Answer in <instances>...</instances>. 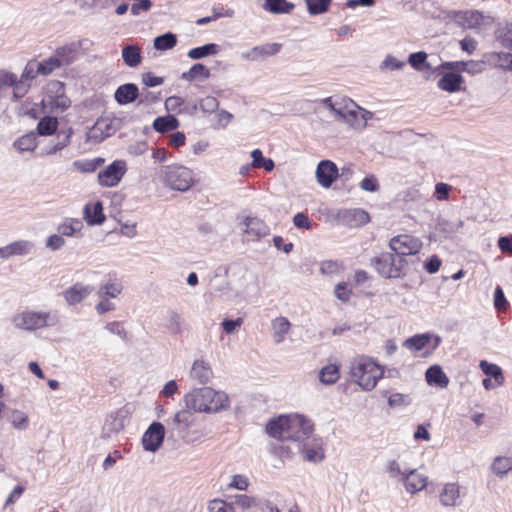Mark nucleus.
<instances>
[{
  "label": "nucleus",
  "mask_w": 512,
  "mask_h": 512,
  "mask_svg": "<svg viewBox=\"0 0 512 512\" xmlns=\"http://www.w3.org/2000/svg\"><path fill=\"white\" fill-rule=\"evenodd\" d=\"M160 177L167 187L181 192L189 190L195 182L193 171L180 165L163 167L160 170Z\"/></svg>",
  "instance_id": "obj_3"
},
{
  "label": "nucleus",
  "mask_w": 512,
  "mask_h": 512,
  "mask_svg": "<svg viewBox=\"0 0 512 512\" xmlns=\"http://www.w3.org/2000/svg\"><path fill=\"white\" fill-rule=\"evenodd\" d=\"M11 256H25L33 252L34 243L29 240H17L9 244Z\"/></svg>",
  "instance_id": "obj_41"
},
{
  "label": "nucleus",
  "mask_w": 512,
  "mask_h": 512,
  "mask_svg": "<svg viewBox=\"0 0 512 512\" xmlns=\"http://www.w3.org/2000/svg\"><path fill=\"white\" fill-rule=\"evenodd\" d=\"M64 245H65V240L61 234L60 235L53 234V235L49 236L46 240V247L53 251L59 250Z\"/></svg>",
  "instance_id": "obj_63"
},
{
  "label": "nucleus",
  "mask_w": 512,
  "mask_h": 512,
  "mask_svg": "<svg viewBox=\"0 0 512 512\" xmlns=\"http://www.w3.org/2000/svg\"><path fill=\"white\" fill-rule=\"evenodd\" d=\"M122 286L119 283L109 281L101 285L97 291L99 298H116L121 294Z\"/></svg>",
  "instance_id": "obj_44"
},
{
  "label": "nucleus",
  "mask_w": 512,
  "mask_h": 512,
  "mask_svg": "<svg viewBox=\"0 0 512 512\" xmlns=\"http://www.w3.org/2000/svg\"><path fill=\"white\" fill-rule=\"evenodd\" d=\"M320 270L323 274H337L341 270V265L337 261L327 260L321 263Z\"/></svg>",
  "instance_id": "obj_62"
},
{
  "label": "nucleus",
  "mask_w": 512,
  "mask_h": 512,
  "mask_svg": "<svg viewBox=\"0 0 512 512\" xmlns=\"http://www.w3.org/2000/svg\"><path fill=\"white\" fill-rule=\"evenodd\" d=\"M103 126H106V123L104 120H98L93 127L90 128V130L86 134V140L87 141H94V142H100L105 137L108 136V134H103Z\"/></svg>",
  "instance_id": "obj_54"
},
{
  "label": "nucleus",
  "mask_w": 512,
  "mask_h": 512,
  "mask_svg": "<svg viewBox=\"0 0 512 512\" xmlns=\"http://www.w3.org/2000/svg\"><path fill=\"white\" fill-rule=\"evenodd\" d=\"M432 341L433 344L431 345V348L434 350L440 345L441 338L439 336H432L430 334H418L405 340L404 346L411 351L419 352L430 345Z\"/></svg>",
  "instance_id": "obj_18"
},
{
  "label": "nucleus",
  "mask_w": 512,
  "mask_h": 512,
  "mask_svg": "<svg viewBox=\"0 0 512 512\" xmlns=\"http://www.w3.org/2000/svg\"><path fill=\"white\" fill-rule=\"evenodd\" d=\"M1 76H11L13 83L5 84V90L9 87H13V94L15 98H22L26 95L29 90L30 83L23 81L22 79H17V76L13 73L6 72L1 74Z\"/></svg>",
  "instance_id": "obj_39"
},
{
  "label": "nucleus",
  "mask_w": 512,
  "mask_h": 512,
  "mask_svg": "<svg viewBox=\"0 0 512 512\" xmlns=\"http://www.w3.org/2000/svg\"><path fill=\"white\" fill-rule=\"evenodd\" d=\"M360 106H358L354 101L347 100L346 102V117L345 123H347L351 128L355 130H363L365 129V121L363 118H360L359 112Z\"/></svg>",
  "instance_id": "obj_25"
},
{
  "label": "nucleus",
  "mask_w": 512,
  "mask_h": 512,
  "mask_svg": "<svg viewBox=\"0 0 512 512\" xmlns=\"http://www.w3.org/2000/svg\"><path fill=\"white\" fill-rule=\"evenodd\" d=\"M371 265L377 273L386 278H400L405 275V269L408 265L405 258L397 257L390 252H382L380 255L371 259Z\"/></svg>",
  "instance_id": "obj_4"
},
{
  "label": "nucleus",
  "mask_w": 512,
  "mask_h": 512,
  "mask_svg": "<svg viewBox=\"0 0 512 512\" xmlns=\"http://www.w3.org/2000/svg\"><path fill=\"white\" fill-rule=\"evenodd\" d=\"M104 159L95 158L91 160H77L73 163V166L80 172L84 173H92L94 172L102 163Z\"/></svg>",
  "instance_id": "obj_49"
},
{
  "label": "nucleus",
  "mask_w": 512,
  "mask_h": 512,
  "mask_svg": "<svg viewBox=\"0 0 512 512\" xmlns=\"http://www.w3.org/2000/svg\"><path fill=\"white\" fill-rule=\"evenodd\" d=\"M218 394L209 387L195 389L184 396V404L194 414L216 412L222 406L217 399Z\"/></svg>",
  "instance_id": "obj_2"
},
{
  "label": "nucleus",
  "mask_w": 512,
  "mask_h": 512,
  "mask_svg": "<svg viewBox=\"0 0 512 512\" xmlns=\"http://www.w3.org/2000/svg\"><path fill=\"white\" fill-rule=\"evenodd\" d=\"M122 58L129 67H137L142 60L140 48L135 45H127L122 49Z\"/></svg>",
  "instance_id": "obj_37"
},
{
  "label": "nucleus",
  "mask_w": 512,
  "mask_h": 512,
  "mask_svg": "<svg viewBox=\"0 0 512 512\" xmlns=\"http://www.w3.org/2000/svg\"><path fill=\"white\" fill-rule=\"evenodd\" d=\"M427 56V53L424 51L411 53L408 62L414 69L422 71L425 68H430V65L426 62Z\"/></svg>",
  "instance_id": "obj_52"
},
{
  "label": "nucleus",
  "mask_w": 512,
  "mask_h": 512,
  "mask_svg": "<svg viewBox=\"0 0 512 512\" xmlns=\"http://www.w3.org/2000/svg\"><path fill=\"white\" fill-rule=\"evenodd\" d=\"M263 9L273 14L289 13L294 5L292 2H264Z\"/></svg>",
  "instance_id": "obj_48"
},
{
  "label": "nucleus",
  "mask_w": 512,
  "mask_h": 512,
  "mask_svg": "<svg viewBox=\"0 0 512 512\" xmlns=\"http://www.w3.org/2000/svg\"><path fill=\"white\" fill-rule=\"evenodd\" d=\"M507 300L504 295L503 289L497 286L494 290V306L499 311H504L507 308Z\"/></svg>",
  "instance_id": "obj_61"
},
{
  "label": "nucleus",
  "mask_w": 512,
  "mask_h": 512,
  "mask_svg": "<svg viewBox=\"0 0 512 512\" xmlns=\"http://www.w3.org/2000/svg\"><path fill=\"white\" fill-rule=\"evenodd\" d=\"M389 247L397 257L404 258L405 256L419 253L422 248V242L413 235L401 234L389 241Z\"/></svg>",
  "instance_id": "obj_10"
},
{
  "label": "nucleus",
  "mask_w": 512,
  "mask_h": 512,
  "mask_svg": "<svg viewBox=\"0 0 512 512\" xmlns=\"http://www.w3.org/2000/svg\"><path fill=\"white\" fill-rule=\"evenodd\" d=\"M401 481L406 491L410 494L422 491L427 485V478L415 469L408 470Z\"/></svg>",
  "instance_id": "obj_20"
},
{
  "label": "nucleus",
  "mask_w": 512,
  "mask_h": 512,
  "mask_svg": "<svg viewBox=\"0 0 512 512\" xmlns=\"http://www.w3.org/2000/svg\"><path fill=\"white\" fill-rule=\"evenodd\" d=\"M210 71L201 63L194 64L188 71L182 73L181 78L187 81L205 80L209 78Z\"/></svg>",
  "instance_id": "obj_38"
},
{
  "label": "nucleus",
  "mask_w": 512,
  "mask_h": 512,
  "mask_svg": "<svg viewBox=\"0 0 512 512\" xmlns=\"http://www.w3.org/2000/svg\"><path fill=\"white\" fill-rule=\"evenodd\" d=\"M253 168H264L266 171H272L275 167L274 162L270 158H265L260 149H254L251 152Z\"/></svg>",
  "instance_id": "obj_42"
},
{
  "label": "nucleus",
  "mask_w": 512,
  "mask_h": 512,
  "mask_svg": "<svg viewBox=\"0 0 512 512\" xmlns=\"http://www.w3.org/2000/svg\"><path fill=\"white\" fill-rule=\"evenodd\" d=\"M83 229V223L79 219L69 218L61 223L57 230L62 236L73 237L78 235Z\"/></svg>",
  "instance_id": "obj_34"
},
{
  "label": "nucleus",
  "mask_w": 512,
  "mask_h": 512,
  "mask_svg": "<svg viewBox=\"0 0 512 512\" xmlns=\"http://www.w3.org/2000/svg\"><path fill=\"white\" fill-rule=\"evenodd\" d=\"M218 52L216 44L210 43L201 47H196L188 51L187 56L191 59H201L209 55H214Z\"/></svg>",
  "instance_id": "obj_45"
},
{
  "label": "nucleus",
  "mask_w": 512,
  "mask_h": 512,
  "mask_svg": "<svg viewBox=\"0 0 512 512\" xmlns=\"http://www.w3.org/2000/svg\"><path fill=\"white\" fill-rule=\"evenodd\" d=\"M386 471L389 474V477L396 478L401 476L402 479L408 469L402 470L400 464L396 460H389L386 465Z\"/></svg>",
  "instance_id": "obj_60"
},
{
  "label": "nucleus",
  "mask_w": 512,
  "mask_h": 512,
  "mask_svg": "<svg viewBox=\"0 0 512 512\" xmlns=\"http://www.w3.org/2000/svg\"><path fill=\"white\" fill-rule=\"evenodd\" d=\"M249 487V479L242 474H235L232 476L230 483L228 484V489H236L239 491H246Z\"/></svg>",
  "instance_id": "obj_57"
},
{
  "label": "nucleus",
  "mask_w": 512,
  "mask_h": 512,
  "mask_svg": "<svg viewBox=\"0 0 512 512\" xmlns=\"http://www.w3.org/2000/svg\"><path fill=\"white\" fill-rule=\"evenodd\" d=\"M241 230L246 234L248 241L259 240L270 234V228L262 219L251 216L244 218Z\"/></svg>",
  "instance_id": "obj_14"
},
{
  "label": "nucleus",
  "mask_w": 512,
  "mask_h": 512,
  "mask_svg": "<svg viewBox=\"0 0 512 512\" xmlns=\"http://www.w3.org/2000/svg\"><path fill=\"white\" fill-rule=\"evenodd\" d=\"M404 62L398 60L393 56H387L384 61L381 63V69H388L391 71L399 70L404 66Z\"/></svg>",
  "instance_id": "obj_64"
},
{
  "label": "nucleus",
  "mask_w": 512,
  "mask_h": 512,
  "mask_svg": "<svg viewBox=\"0 0 512 512\" xmlns=\"http://www.w3.org/2000/svg\"><path fill=\"white\" fill-rule=\"evenodd\" d=\"M71 104L65 95L64 85L61 82H53L50 85L47 95L42 100L44 109L51 113H61Z\"/></svg>",
  "instance_id": "obj_9"
},
{
  "label": "nucleus",
  "mask_w": 512,
  "mask_h": 512,
  "mask_svg": "<svg viewBox=\"0 0 512 512\" xmlns=\"http://www.w3.org/2000/svg\"><path fill=\"white\" fill-rule=\"evenodd\" d=\"M10 421L12 426L18 430H25L29 425L28 416L19 410H13L11 413Z\"/></svg>",
  "instance_id": "obj_56"
},
{
  "label": "nucleus",
  "mask_w": 512,
  "mask_h": 512,
  "mask_svg": "<svg viewBox=\"0 0 512 512\" xmlns=\"http://www.w3.org/2000/svg\"><path fill=\"white\" fill-rule=\"evenodd\" d=\"M41 75L40 73V67L37 61L30 60L24 67L22 74L20 76V79L23 81H26L30 83L33 79H35L37 76Z\"/></svg>",
  "instance_id": "obj_51"
},
{
  "label": "nucleus",
  "mask_w": 512,
  "mask_h": 512,
  "mask_svg": "<svg viewBox=\"0 0 512 512\" xmlns=\"http://www.w3.org/2000/svg\"><path fill=\"white\" fill-rule=\"evenodd\" d=\"M127 170L126 163L122 160L113 161L98 174V181L103 187H114L118 185Z\"/></svg>",
  "instance_id": "obj_12"
},
{
  "label": "nucleus",
  "mask_w": 512,
  "mask_h": 512,
  "mask_svg": "<svg viewBox=\"0 0 512 512\" xmlns=\"http://www.w3.org/2000/svg\"><path fill=\"white\" fill-rule=\"evenodd\" d=\"M426 380L431 385H436L440 388H445L449 384V379L443 372L442 368L438 365L431 366L427 369Z\"/></svg>",
  "instance_id": "obj_31"
},
{
  "label": "nucleus",
  "mask_w": 512,
  "mask_h": 512,
  "mask_svg": "<svg viewBox=\"0 0 512 512\" xmlns=\"http://www.w3.org/2000/svg\"><path fill=\"white\" fill-rule=\"evenodd\" d=\"M480 66L479 63L475 61H454V62H443L441 65H439L436 70L440 69H449L452 72L458 73V72H468V73H474L478 70V67Z\"/></svg>",
  "instance_id": "obj_30"
},
{
  "label": "nucleus",
  "mask_w": 512,
  "mask_h": 512,
  "mask_svg": "<svg viewBox=\"0 0 512 512\" xmlns=\"http://www.w3.org/2000/svg\"><path fill=\"white\" fill-rule=\"evenodd\" d=\"M340 378L339 366L336 364H328L320 369L318 379L323 385H332Z\"/></svg>",
  "instance_id": "obj_32"
},
{
  "label": "nucleus",
  "mask_w": 512,
  "mask_h": 512,
  "mask_svg": "<svg viewBox=\"0 0 512 512\" xmlns=\"http://www.w3.org/2000/svg\"><path fill=\"white\" fill-rule=\"evenodd\" d=\"M479 367L483 373L489 377L494 378L497 385H502L504 382L503 372L500 366L489 363L486 360L480 361Z\"/></svg>",
  "instance_id": "obj_40"
},
{
  "label": "nucleus",
  "mask_w": 512,
  "mask_h": 512,
  "mask_svg": "<svg viewBox=\"0 0 512 512\" xmlns=\"http://www.w3.org/2000/svg\"><path fill=\"white\" fill-rule=\"evenodd\" d=\"M164 437L165 426L160 422H153L142 436L143 449L155 453L161 447Z\"/></svg>",
  "instance_id": "obj_13"
},
{
  "label": "nucleus",
  "mask_w": 512,
  "mask_h": 512,
  "mask_svg": "<svg viewBox=\"0 0 512 512\" xmlns=\"http://www.w3.org/2000/svg\"><path fill=\"white\" fill-rule=\"evenodd\" d=\"M339 176L336 164L330 160H322L316 168L317 182L324 188H329Z\"/></svg>",
  "instance_id": "obj_15"
},
{
  "label": "nucleus",
  "mask_w": 512,
  "mask_h": 512,
  "mask_svg": "<svg viewBox=\"0 0 512 512\" xmlns=\"http://www.w3.org/2000/svg\"><path fill=\"white\" fill-rule=\"evenodd\" d=\"M93 290V286L89 284L76 282L63 291V297L69 306H74L85 300Z\"/></svg>",
  "instance_id": "obj_16"
},
{
  "label": "nucleus",
  "mask_w": 512,
  "mask_h": 512,
  "mask_svg": "<svg viewBox=\"0 0 512 512\" xmlns=\"http://www.w3.org/2000/svg\"><path fill=\"white\" fill-rule=\"evenodd\" d=\"M114 97L120 105L131 103L138 97V87L132 83L123 84L117 88Z\"/></svg>",
  "instance_id": "obj_29"
},
{
  "label": "nucleus",
  "mask_w": 512,
  "mask_h": 512,
  "mask_svg": "<svg viewBox=\"0 0 512 512\" xmlns=\"http://www.w3.org/2000/svg\"><path fill=\"white\" fill-rule=\"evenodd\" d=\"M286 425L284 440L302 441L312 432V424L304 416L290 415L281 420Z\"/></svg>",
  "instance_id": "obj_8"
},
{
  "label": "nucleus",
  "mask_w": 512,
  "mask_h": 512,
  "mask_svg": "<svg viewBox=\"0 0 512 512\" xmlns=\"http://www.w3.org/2000/svg\"><path fill=\"white\" fill-rule=\"evenodd\" d=\"M235 505L243 510H248L259 504L255 497L245 494L226 495V512H235Z\"/></svg>",
  "instance_id": "obj_22"
},
{
  "label": "nucleus",
  "mask_w": 512,
  "mask_h": 512,
  "mask_svg": "<svg viewBox=\"0 0 512 512\" xmlns=\"http://www.w3.org/2000/svg\"><path fill=\"white\" fill-rule=\"evenodd\" d=\"M282 419H287L286 415H281L278 418L271 419L266 425V432L269 436L284 440V434L286 432V425L281 422Z\"/></svg>",
  "instance_id": "obj_36"
},
{
  "label": "nucleus",
  "mask_w": 512,
  "mask_h": 512,
  "mask_svg": "<svg viewBox=\"0 0 512 512\" xmlns=\"http://www.w3.org/2000/svg\"><path fill=\"white\" fill-rule=\"evenodd\" d=\"M360 188L367 192H376L379 190L380 185L377 178L370 174L366 176L359 184Z\"/></svg>",
  "instance_id": "obj_58"
},
{
  "label": "nucleus",
  "mask_w": 512,
  "mask_h": 512,
  "mask_svg": "<svg viewBox=\"0 0 512 512\" xmlns=\"http://www.w3.org/2000/svg\"><path fill=\"white\" fill-rule=\"evenodd\" d=\"M126 418L121 411L110 415L104 422L103 425V436L106 438L111 437L113 434H117L122 431L125 427Z\"/></svg>",
  "instance_id": "obj_24"
},
{
  "label": "nucleus",
  "mask_w": 512,
  "mask_h": 512,
  "mask_svg": "<svg viewBox=\"0 0 512 512\" xmlns=\"http://www.w3.org/2000/svg\"><path fill=\"white\" fill-rule=\"evenodd\" d=\"M177 44V37L175 34L168 32L163 35L157 36L154 39V48L156 50L165 51L175 47Z\"/></svg>",
  "instance_id": "obj_43"
},
{
  "label": "nucleus",
  "mask_w": 512,
  "mask_h": 512,
  "mask_svg": "<svg viewBox=\"0 0 512 512\" xmlns=\"http://www.w3.org/2000/svg\"><path fill=\"white\" fill-rule=\"evenodd\" d=\"M58 126L57 118L55 117H44L37 125V131L40 135H52Z\"/></svg>",
  "instance_id": "obj_46"
},
{
  "label": "nucleus",
  "mask_w": 512,
  "mask_h": 512,
  "mask_svg": "<svg viewBox=\"0 0 512 512\" xmlns=\"http://www.w3.org/2000/svg\"><path fill=\"white\" fill-rule=\"evenodd\" d=\"M463 226V221L461 219H457L455 221H447L441 220L438 223L437 229L440 233L445 234L446 236L458 232Z\"/></svg>",
  "instance_id": "obj_53"
},
{
  "label": "nucleus",
  "mask_w": 512,
  "mask_h": 512,
  "mask_svg": "<svg viewBox=\"0 0 512 512\" xmlns=\"http://www.w3.org/2000/svg\"><path fill=\"white\" fill-rule=\"evenodd\" d=\"M83 218L90 226L101 225L106 219L102 203L97 201L86 204L83 210Z\"/></svg>",
  "instance_id": "obj_21"
},
{
  "label": "nucleus",
  "mask_w": 512,
  "mask_h": 512,
  "mask_svg": "<svg viewBox=\"0 0 512 512\" xmlns=\"http://www.w3.org/2000/svg\"><path fill=\"white\" fill-rule=\"evenodd\" d=\"M349 373L362 390L371 391L383 377L384 370L371 357L359 355L350 361Z\"/></svg>",
  "instance_id": "obj_1"
},
{
  "label": "nucleus",
  "mask_w": 512,
  "mask_h": 512,
  "mask_svg": "<svg viewBox=\"0 0 512 512\" xmlns=\"http://www.w3.org/2000/svg\"><path fill=\"white\" fill-rule=\"evenodd\" d=\"M496 37L502 46L512 50V23H507L499 28Z\"/></svg>",
  "instance_id": "obj_50"
},
{
  "label": "nucleus",
  "mask_w": 512,
  "mask_h": 512,
  "mask_svg": "<svg viewBox=\"0 0 512 512\" xmlns=\"http://www.w3.org/2000/svg\"><path fill=\"white\" fill-rule=\"evenodd\" d=\"M13 325L21 330L35 331L55 324L49 311L24 310L12 318Z\"/></svg>",
  "instance_id": "obj_5"
},
{
  "label": "nucleus",
  "mask_w": 512,
  "mask_h": 512,
  "mask_svg": "<svg viewBox=\"0 0 512 512\" xmlns=\"http://www.w3.org/2000/svg\"><path fill=\"white\" fill-rule=\"evenodd\" d=\"M36 136L33 133L26 134L15 141L14 146L20 152L33 151L36 148Z\"/></svg>",
  "instance_id": "obj_47"
},
{
  "label": "nucleus",
  "mask_w": 512,
  "mask_h": 512,
  "mask_svg": "<svg viewBox=\"0 0 512 512\" xmlns=\"http://www.w3.org/2000/svg\"><path fill=\"white\" fill-rule=\"evenodd\" d=\"M460 498V486L457 483H447L440 492V503L445 507H455Z\"/></svg>",
  "instance_id": "obj_26"
},
{
  "label": "nucleus",
  "mask_w": 512,
  "mask_h": 512,
  "mask_svg": "<svg viewBox=\"0 0 512 512\" xmlns=\"http://www.w3.org/2000/svg\"><path fill=\"white\" fill-rule=\"evenodd\" d=\"M291 323L284 317L279 316L271 321L272 339L276 345L283 343L290 332Z\"/></svg>",
  "instance_id": "obj_23"
},
{
  "label": "nucleus",
  "mask_w": 512,
  "mask_h": 512,
  "mask_svg": "<svg viewBox=\"0 0 512 512\" xmlns=\"http://www.w3.org/2000/svg\"><path fill=\"white\" fill-rule=\"evenodd\" d=\"M219 102L215 97L207 96L200 102V108L204 113H214L218 110Z\"/></svg>",
  "instance_id": "obj_59"
},
{
  "label": "nucleus",
  "mask_w": 512,
  "mask_h": 512,
  "mask_svg": "<svg viewBox=\"0 0 512 512\" xmlns=\"http://www.w3.org/2000/svg\"><path fill=\"white\" fill-rule=\"evenodd\" d=\"M281 48V43H265L243 52L242 57L249 61H262L267 57L278 54Z\"/></svg>",
  "instance_id": "obj_17"
},
{
  "label": "nucleus",
  "mask_w": 512,
  "mask_h": 512,
  "mask_svg": "<svg viewBox=\"0 0 512 512\" xmlns=\"http://www.w3.org/2000/svg\"><path fill=\"white\" fill-rule=\"evenodd\" d=\"M178 127L179 121L173 115L157 117L153 122V128L160 133L172 131Z\"/></svg>",
  "instance_id": "obj_35"
},
{
  "label": "nucleus",
  "mask_w": 512,
  "mask_h": 512,
  "mask_svg": "<svg viewBox=\"0 0 512 512\" xmlns=\"http://www.w3.org/2000/svg\"><path fill=\"white\" fill-rule=\"evenodd\" d=\"M184 99L179 96H170L165 100V109L168 112H174L177 114L183 113L186 111L184 107Z\"/></svg>",
  "instance_id": "obj_55"
},
{
  "label": "nucleus",
  "mask_w": 512,
  "mask_h": 512,
  "mask_svg": "<svg viewBox=\"0 0 512 512\" xmlns=\"http://www.w3.org/2000/svg\"><path fill=\"white\" fill-rule=\"evenodd\" d=\"M339 218L344 224L351 227L364 225L370 220L368 212L360 208L343 210L339 212Z\"/></svg>",
  "instance_id": "obj_19"
},
{
  "label": "nucleus",
  "mask_w": 512,
  "mask_h": 512,
  "mask_svg": "<svg viewBox=\"0 0 512 512\" xmlns=\"http://www.w3.org/2000/svg\"><path fill=\"white\" fill-rule=\"evenodd\" d=\"M190 376L200 384L208 383L212 377L210 366L203 360H195L190 370Z\"/></svg>",
  "instance_id": "obj_28"
},
{
  "label": "nucleus",
  "mask_w": 512,
  "mask_h": 512,
  "mask_svg": "<svg viewBox=\"0 0 512 512\" xmlns=\"http://www.w3.org/2000/svg\"><path fill=\"white\" fill-rule=\"evenodd\" d=\"M491 471L499 478L505 477L508 472L512 471V457L497 456L491 464Z\"/></svg>",
  "instance_id": "obj_33"
},
{
  "label": "nucleus",
  "mask_w": 512,
  "mask_h": 512,
  "mask_svg": "<svg viewBox=\"0 0 512 512\" xmlns=\"http://www.w3.org/2000/svg\"><path fill=\"white\" fill-rule=\"evenodd\" d=\"M76 55L77 47L75 44L57 48L50 57L38 62L41 75L48 76L61 67L70 65L76 59Z\"/></svg>",
  "instance_id": "obj_6"
},
{
  "label": "nucleus",
  "mask_w": 512,
  "mask_h": 512,
  "mask_svg": "<svg viewBox=\"0 0 512 512\" xmlns=\"http://www.w3.org/2000/svg\"><path fill=\"white\" fill-rule=\"evenodd\" d=\"M463 77L459 73L445 72L442 77L438 80V87L446 92L453 93L460 90Z\"/></svg>",
  "instance_id": "obj_27"
},
{
  "label": "nucleus",
  "mask_w": 512,
  "mask_h": 512,
  "mask_svg": "<svg viewBox=\"0 0 512 512\" xmlns=\"http://www.w3.org/2000/svg\"><path fill=\"white\" fill-rule=\"evenodd\" d=\"M455 21L464 28H485L492 24L493 17L479 11H465L454 13Z\"/></svg>",
  "instance_id": "obj_11"
},
{
  "label": "nucleus",
  "mask_w": 512,
  "mask_h": 512,
  "mask_svg": "<svg viewBox=\"0 0 512 512\" xmlns=\"http://www.w3.org/2000/svg\"><path fill=\"white\" fill-rule=\"evenodd\" d=\"M195 422V414L185 406V408L177 411L171 419L167 420L169 436L176 439L188 440L190 428Z\"/></svg>",
  "instance_id": "obj_7"
}]
</instances>
